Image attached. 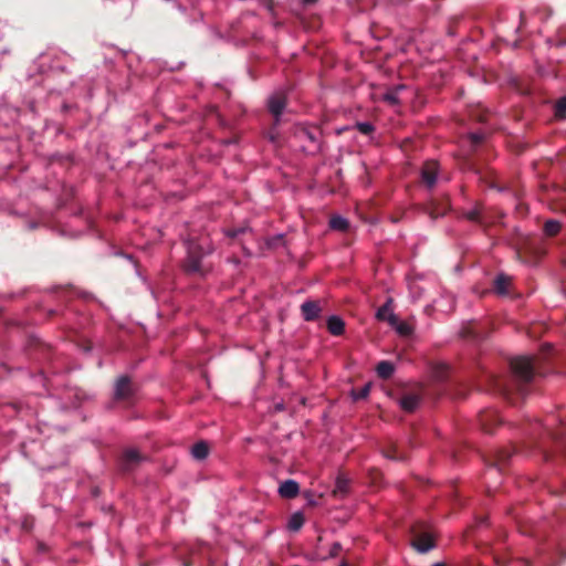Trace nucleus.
<instances>
[{"label": "nucleus", "mask_w": 566, "mask_h": 566, "mask_svg": "<svg viewBox=\"0 0 566 566\" xmlns=\"http://www.w3.org/2000/svg\"><path fill=\"white\" fill-rule=\"evenodd\" d=\"M511 285V279L504 275H500L495 280V290L499 294L504 295L507 293L509 286Z\"/></svg>", "instance_id": "f3484780"}, {"label": "nucleus", "mask_w": 566, "mask_h": 566, "mask_svg": "<svg viewBox=\"0 0 566 566\" xmlns=\"http://www.w3.org/2000/svg\"><path fill=\"white\" fill-rule=\"evenodd\" d=\"M391 304H392V298H389L386 304L384 306H381L377 313H376V317L379 319V321H386L388 322L390 325L392 324H396L397 323V315L394 314L392 310H391Z\"/></svg>", "instance_id": "0eeeda50"}, {"label": "nucleus", "mask_w": 566, "mask_h": 566, "mask_svg": "<svg viewBox=\"0 0 566 566\" xmlns=\"http://www.w3.org/2000/svg\"><path fill=\"white\" fill-rule=\"evenodd\" d=\"M205 250L200 244H192L189 248L188 258L185 263V269L190 274H202L208 271V268L201 263Z\"/></svg>", "instance_id": "f257e3e1"}, {"label": "nucleus", "mask_w": 566, "mask_h": 566, "mask_svg": "<svg viewBox=\"0 0 566 566\" xmlns=\"http://www.w3.org/2000/svg\"><path fill=\"white\" fill-rule=\"evenodd\" d=\"M134 395V388L128 378H120L116 382L115 399L118 401H129Z\"/></svg>", "instance_id": "39448f33"}, {"label": "nucleus", "mask_w": 566, "mask_h": 566, "mask_svg": "<svg viewBox=\"0 0 566 566\" xmlns=\"http://www.w3.org/2000/svg\"><path fill=\"white\" fill-rule=\"evenodd\" d=\"M340 549H342V546L339 543L333 544L331 552H329V556L331 557L337 556V554L339 553Z\"/></svg>", "instance_id": "a878e982"}, {"label": "nucleus", "mask_w": 566, "mask_h": 566, "mask_svg": "<svg viewBox=\"0 0 566 566\" xmlns=\"http://www.w3.org/2000/svg\"><path fill=\"white\" fill-rule=\"evenodd\" d=\"M555 117L558 119L566 118V97L560 98L555 107Z\"/></svg>", "instance_id": "412c9836"}, {"label": "nucleus", "mask_w": 566, "mask_h": 566, "mask_svg": "<svg viewBox=\"0 0 566 566\" xmlns=\"http://www.w3.org/2000/svg\"><path fill=\"white\" fill-rule=\"evenodd\" d=\"M468 218L471 220H474L476 218V212L472 211V212L468 213Z\"/></svg>", "instance_id": "c85d7f7f"}, {"label": "nucleus", "mask_w": 566, "mask_h": 566, "mask_svg": "<svg viewBox=\"0 0 566 566\" xmlns=\"http://www.w3.org/2000/svg\"><path fill=\"white\" fill-rule=\"evenodd\" d=\"M339 566H348L347 563H342Z\"/></svg>", "instance_id": "473e14b6"}, {"label": "nucleus", "mask_w": 566, "mask_h": 566, "mask_svg": "<svg viewBox=\"0 0 566 566\" xmlns=\"http://www.w3.org/2000/svg\"><path fill=\"white\" fill-rule=\"evenodd\" d=\"M285 96L283 94H274L269 101V107L271 113L277 119L280 114L283 112L285 107Z\"/></svg>", "instance_id": "9d476101"}, {"label": "nucleus", "mask_w": 566, "mask_h": 566, "mask_svg": "<svg viewBox=\"0 0 566 566\" xmlns=\"http://www.w3.org/2000/svg\"><path fill=\"white\" fill-rule=\"evenodd\" d=\"M511 368L515 376L524 381H528L534 371L533 358L528 356H518L511 360Z\"/></svg>", "instance_id": "f03ea898"}, {"label": "nucleus", "mask_w": 566, "mask_h": 566, "mask_svg": "<svg viewBox=\"0 0 566 566\" xmlns=\"http://www.w3.org/2000/svg\"><path fill=\"white\" fill-rule=\"evenodd\" d=\"M327 328L333 335H342L345 329V323L337 316H332L327 321Z\"/></svg>", "instance_id": "ddd939ff"}, {"label": "nucleus", "mask_w": 566, "mask_h": 566, "mask_svg": "<svg viewBox=\"0 0 566 566\" xmlns=\"http://www.w3.org/2000/svg\"><path fill=\"white\" fill-rule=\"evenodd\" d=\"M376 370L380 377L388 378L394 373V366L388 361H381L377 365Z\"/></svg>", "instance_id": "a211bd4d"}, {"label": "nucleus", "mask_w": 566, "mask_h": 566, "mask_svg": "<svg viewBox=\"0 0 566 566\" xmlns=\"http://www.w3.org/2000/svg\"><path fill=\"white\" fill-rule=\"evenodd\" d=\"M348 226V221L340 216H333L329 220V227L333 230L346 231Z\"/></svg>", "instance_id": "2eb2a0df"}, {"label": "nucleus", "mask_w": 566, "mask_h": 566, "mask_svg": "<svg viewBox=\"0 0 566 566\" xmlns=\"http://www.w3.org/2000/svg\"><path fill=\"white\" fill-rule=\"evenodd\" d=\"M145 461H148V457L138 449L128 448L123 451L122 465L124 471H133Z\"/></svg>", "instance_id": "7ed1b4c3"}, {"label": "nucleus", "mask_w": 566, "mask_h": 566, "mask_svg": "<svg viewBox=\"0 0 566 566\" xmlns=\"http://www.w3.org/2000/svg\"><path fill=\"white\" fill-rule=\"evenodd\" d=\"M303 495L307 500L310 505H316V502L314 501V494L312 491H305Z\"/></svg>", "instance_id": "393cba45"}, {"label": "nucleus", "mask_w": 566, "mask_h": 566, "mask_svg": "<svg viewBox=\"0 0 566 566\" xmlns=\"http://www.w3.org/2000/svg\"><path fill=\"white\" fill-rule=\"evenodd\" d=\"M419 401L420 398L417 394L408 392L401 397V399L399 400V405L405 411L412 412L418 407Z\"/></svg>", "instance_id": "1a4fd4ad"}, {"label": "nucleus", "mask_w": 566, "mask_h": 566, "mask_svg": "<svg viewBox=\"0 0 566 566\" xmlns=\"http://www.w3.org/2000/svg\"><path fill=\"white\" fill-rule=\"evenodd\" d=\"M243 229L229 230L227 233L229 237H235L238 233L242 232Z\"/></svg>", "instance_id": "cd10ccee"}, {"label": "nucleus", "mask_w": 566, "mask_h": 566, "mask_svg": "<svg viewBox=\"0 0 566 566\" xmlns=\"http://www.w3.org/2000/svg\"><path fill=\"white\" fill-rule=\"evenodd\" d=\"M304 516L302 513L300 512H296L294 514L291 515L290 520H289V523H287V527L289 530L291 531H298L302 525L304 524Z\"/></svg>", "instance_id": "dca6fc26"}, {"label": "nucleus", "mask_w": 566, "mask_h": 566, "mask_svg": "<svg viewBox=\"0 0 566 566\" xmlns=\"http://www.w3.org/2000/svg\"><path fill=\"white\" fill-rule=\"evenodd\" d=\"M470 138H471V140H472L474 144H478V143H480V142L482 140V136H481V135H479V134H471V135H470Z\"/></svg>", "instance_id": "bb28decb"}, {"label": "nucleus", "mask_w": 566, "mask_h": 566, "mask_svg": "<svg viewBox=\"0 0 566 566\" xmlns=\"http://www.w3.org/2000/svg\"><path fill=\"white\" fill-rule=\"evenodd\" d=\"M433 566H446V565L442 563H438V564H434Z\"/></svg>", "instance_id": "2f4dec72"}, {"label": "nucleus", "mask_w": 566, "mask_h": 566, "mask_svg": "<svg viewBox=\"0 0 566 566\" xmlns=\"http://www.w3.org/2000/svg\"><path fill=\"white\" fill-rule=\"evenodd\" d=\"M411 545L419 553H426L434 546V538L429 532H415Z\"/></svg>", "instance_id": "20e7f679"}, {"label": "nucleus", "mask_w": 566, "mask_h": 566, "mask_svg": "<svg viewBox=\"0 0 566 566\" xmlns=\"http://www.w3.org/2000/svg\"><path fill=\"white\" fill-rule=\"evenodd\" d=\"M438 174V165L434 161L427 163L422 168V181L428 186L432 187L436 182V177Z\"/></svg>", "instance_id": "423d86ee"}, {"label": "nucleus", "mask_w": 566, "mask_h": 566, "mask_svg": "<svg viewBox=\"0 0 566 566\" xmlns=\"http://www.w3.org/2000/svg\"><path fill=\"white\" fill-rule=\"evenodd\" d=\"M370 388H371V384H367L365 385L360 391H356V390H353L350 392V396L353 397L354 400H357L359 398H366L370 391Z\"/></svg>", "instance_id": "4be33fe9"}, {"label": "nucleus", "mask_w": 566, "mask_h": 566, "mask_svg": "<svg viewBox=\"0 0 566 566\" xmlns=\"http://www.w3.org/2000/svg\"><path fill=\"white\" fill-rule=\"evenodd\" d=\"M300 492L298 484L293 480L284 481L279 488V494L284 499H293Z\"/></svg>", "instance_id": "6e6552de"}, {"label": "nucleus", "mask_w": 566, "mask_h": 566, "mask_svg": "<svg viewBox=\"0 0 566 566\" xmlns=\"http://www.w3.org/2000/svg\"><path fill=\"white\" fill-rule=\"evenodd\" d=\"M544 230L549 237L556 235L560 230V223L555 220H548L545 223Z\"/></svg>", "instance_id": "6ab92c4d"}, {"label": "nucleus", "mask_w": 566, "mask_h": 566, "mask_svg": "<svg viewBox=\"0 0 566 566\" xmlns=\"http://www.w3.org/2000/svg\"><path fill=\"white\" fill-rule=\"evenodd\" d=\"M349 492V479L344 474H338L336 478L335 488L333 490V495L336 497H344Z\"/></svg>", "instance_id": "9b49d317"}, {"label": "nucleus", "mask_w": 566, "mask_h": 566, "mask_svg": "<svg viewBox=\"0 0 566 566\" xmlns=\"http://www.w3.org/2000/svg\"><path fill=\"white\" fill-rule=\"evenodd\" d=\"M304 1L307 3H312V2H315L316 0H304Z\"/></svg>", "instance_id": "7c9ffc66"}, {"label": "nucleus", "mask_w": 566, "mask_h": 566, "mask_svg": "<svg viewBox=\"0 0 566 566\" xmlns=\"http://www.w3.org/2000/svg\"><path fill=\"white\" fill-rule=\"evenodd\" d=\"M398 91H399V88H396L395 91L387 93L385 95V99L387 102H389L390 104H397L399 102Z\"/></svg>", "instance_id": "5701e85b"}, {"label": "nucleus", "mask_w": 566, "mask_h": 566, "mask_svg": "<svg viewBox=\"0 0 566 566\" xmlns=\"http://www.w3.org/2000/svg\"><path fill=\"white\" fill-rule=\"evenodd\" d=\"M391 326L395 327L397 333H399L401 336H409L412 333V327L409 324L399 321V318L397 319V323L392 324Z\"/></svg>", "instance_id": "aec40b11"}, {"label": "nucleus", "mask_w": 566, "mask_h": 566, "mask_svg": "<svg viewBox=\"0 0 566 566\" xmlns=\"http://www.w3.org/2000/svg\"><path fill=\"white\" fill-rule=\"evenodd\" d=\"M357 128L359 129V132L366 135L370 134L374 129L373 126L368 123H358Z\"/></svg>", "instance_id": "b1692460"}, {"label": "nucleus", "mask_w": 566, "mask_h": 566, "mask_svg": "<svg viewBox=\"0 0 566 566\" xmlns=\"http://www.w3.org/2000/svg\"><path fill=\"white\" fill-rule=\"evenodd\" d=\"M210 453V446L206 441H199L191 448V455L199 461L206 460Z\"/></svg>", "instance_id": "f8f14e48"}, {"label": "nucleus", "mask_w": 566, "mask_h": 566, "mask_svg": "<svg viewBox=\"0 0 566 566\" xmlns=\"http://www.w3.org/2000/svg\"><path fill=\"white\" fill-rule=\"evenodd\" d=\"M374 474H376V471H373V472H371L373 483H376V478H374Z\"/></svg>", "instance_id": "c756f323"}, {"label": "nucleus", "mask_w": 566, "mask_h": 566, "mask_svg": "<svg viewBox=\"0 0 566 566\" xmlns=\"http://www.w3.org/2000/svg\"><path fill=\"white\" fill-rule=\"evenodd\" d=\"M302 312L304 314L305 319L310 321L315 318L319 314L321 307L315 302H306L302 305Z\"/></svg>", "instance_id": "4468645a"}]
</instances>
